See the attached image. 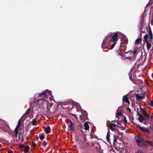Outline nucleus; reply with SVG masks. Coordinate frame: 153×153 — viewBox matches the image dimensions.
Segmentation results:
<instances>
[{
    "mask_svg": "<svg viewBox=\"0 0 153 153\" xmlns=\"http://www.w3.org/2000/svg\"><path fill=\"white\" fill-rule=\"evenodd\" d=\"M135 139L138 145L140 146H142L146 145L153 146V143L152 142H149L147 141H145L143 140L140 138L138 137H136Z\"/></svg>",
    "mask_w": 153,
    "mask_h": 153,
    "instance_id": "f257e3e1",
    "label": "nucleus"
},
{
    "mask_svg": "<svg viewBox=\"0 0 153 153\" xmlns=\"http://www.w3.org/2000/svg\"><path fill=\"white\" fill-rule=\"evenodd\" d=\"M119 126L114 123H111L110 124L109 128L113 131H116L117 130Z\"/></svg>",
    "mask_w": 153,
    "mask_h": 153,
    "instance_id": "f03ea898",
    "label": "nucleus"
},
{
    "mask_svg": "<svg viewBox=\"0 0 153 153\" xmlns=\"http://www.w3.org/2000/svg\"><path fill=\"white\" fill-rule=\"evenodd\" d=\"M52 92L48 90H46L44 92H42L41 93V95H44V97H48V96L51 95Z\"/></svg>",
    "mask_w": 153,
    "mask_h": 153,
    "instance_id": "7ed1b4c3",
    "label": "nucleus"
},
{
    "mask_svg": "<svg viewBox=\"0 0 153 153\" xmlns=\"http://www.w3.org/2000/svg\"><path fill=\"white\" fill-rule=\"evenodd\" d=\"M40 98H39V99L37 98H36L35 99V101H36V102H34V103H36L37 102H38L37 103L39 104H41L42 103V104L44 105V104H47V102L46 100H39V99Z\"/></svg>",
    "mask_w": 153,
    "mask_h": 153,
    "instance_id": "20e7f679",
    "label": "nucleus"
},
{
    "mask_svg": "<svg viewBox=\"0 0 153 153\" xmlns=\"http://www.w3.org/2000/svg\"><path fill=\"white\" fill-rule=\"evenodd\" d=\"M21 120L19 119V120L18 121V124L14 130V131H15V133L16 134V135H17L18 134V131H19L18 130L21 126Z\"/></svg>",
    "mask_w": 153,
    "mask_h": 153,
    "instance_id": "39448f33",
    "label": "nucleus"
},
{
    "mask_svg": "<svg viewBox=\"0 0 153 153\" xmlns=\"http://www.w3.org/2000/svg\"><path fill=\"white\" fill-rule=\"evenodd\" d=\"M68 128L71 130L73 131L74 130V128L73 123L70 121L68 124Z\"/></svg>",
    "mask_w": 153,
    "mask_h": 153,
    "instance_id": "423d86ee",
    "label": "nucleus"
},
{
    "mask_svg": "<svg viewBox=\"0 0 153 153\" xmlns=\"http://www.w3.org/2000/svg\"><path fill=\"white\" fill-rule=\"evenodd\" d=\"M137 126L142 131L145 132H149V130L148 128L144 127H141L139 125H138Z\"/></svg>",
    "mask_w": 153,
    "mask_h": 153,
    "instance_id": "0eeeda50",
    "label": "nucleus"
},
{
    "mask_svg": "<svg viewBox=\"0 0 153 153\" xmlns=\"http://www.w3.org/2000/svg\"><path fill=\"white\" fill-rule=\"evenodd\" d=\"M117 33L113 35L111 39V42H116L117 41Z\"/></svg>",
    "mask_w": 153,
    "mask_h": 153,
    "instance_id": "6e6552de",
    "label": "nucleus"
},
{
    "mask_svg": "<svg viewBox=\"0 0 153 153\" xmlns=\"http://www.w3.org/2000/svg\"><path fill=\"white\" fill-rule=\"evenodd\" d=\"M136 99L137 100L140 101L145 98V96L144 95L143 96L140 95L136 94Z\"/></svg>",
    "mask_w": 153,
    "mask_h": 153,
    "instance_id": "1a4fd4ad",
    "label": "nucleus"
},
{
    "mask_svg": "<svg viewBox=\"0 0 153 153\" xmlns=\"http://www.w3.org/2000/svg\"><path fill=\"white\" fill-rule=\"evenodd\" d=\"M123 101H125V102L127 103L128 105L129 104V101L128 100V98L126 95H125L123 96Z\"/></svg>",
    "mask_w": 153,
    "mask_h": 153,
    "instance_id": "9d476101",
    "label": "nucleus"
},
{
    "mask_svg": "<svg viewBox=\"0 0 153 153\" xmlns=\"http://www.w3.org/2000/svg\"><path fill=\"white\" fill-rule=\"evenodd\" d=\"M139 117L138 118L139 121L141 123H143V121L145 120V118L142 116L140 115V114H139Z\"/></svg>",
    "mask_w": 153,
    "mask_h": 153,
    "instance_id": "9b49d317",
    "label": "nucleus"
},
{
    "mask_svg": "<svg viewBox=\"0 0 153 153\" xmlns=\"http://www.w3.org/2000/svg\"><path fill=\"white\" fill-rule=\"evenodd\" d=\"M142 111L145 117L148 118H149L150 117L147 114L146 112L144 109H142Z\"/></svg>",
    "mask_w": 153,
    "mask_h": 153,
    "instance_id": "f8f14e48",
    "label": "nucleus"
},
{
    "mask_svg": "<svg viewBox=\"0 0 153 153\" xmlns=\"http://www.w3.org/2000/svg\"><path fill=\"white\" fill-rule=\"evenodd\" d=\"M50 128L49 126H47L46 128L45 129V131L46 133H48L50 131Z\"/></svg>",
    "mask_w": 153,
    "mask_h": 153,
    "instance_id": "ddd939ff",
    "label": "nucleus"
},
{
    "mask_svg": "<svg viewBox=\"0 0 153 153\" xmlns=\"http://www.w3.org/2000/svg\"><path fill=\"white\" fill-rule=\"evenodd\" d=\"M84 126L85 130H87L89 129V126L87 122H86L84 123Z\"/></svg>",
    "mask_w": 153,
    "mask_h": 153,
    "instance_id": "4468645a",
    "label": "nucleus"
},
{
    "mask_svg": "<svg viewBox=\"0 0 153 153\" xmlns=\"http://www.w3.org/2000/svg\"><path fill=\"white\" fill-rule=\"evenodd\" d=\"M29 148V146H27L25 147L24 148L23 151L25 152H27L28 151Z\"/></svg>",
    "mask_w": 153,
    "mask_h": 153,
    "instance_id": "2eb2a0df",
    "label": "nucleus"
},
{
    "mask_svg": "<svg viewBox=\"0 0 153 153\" xmlns=\"http://www.w3.org/2000/svg\"><path fill=\"white\" fill-rule=\"evenodd\" d=\"M36 118L33 119L31 121V123L33 126L36 125Z\"/></svg>",
    "mask_w": 153,
    "mask_h": 153,
    "instance_id": "dca6fc26",
    "label": "nucleus"
},
{
    "mask_svg": "<svg viewBox=\"0 0 153 153\" xmlns=\"http://www.w3.org/2000/svg\"><path fill=\"white\" fill-rule=\"evenodd\" d=\"M146 45H147V48L149 50L151 47V43H149L148 42H147L146 43Z\"/></svg>",
    "mask_w": 153,
    "mask_h": 153,
    "instance_id": "f3484780",
    "label": "nucleus"
},
{
    "mask_svg": "<svg viewBox=\"0 0 153 153\" xmlns=\"http://www.w3.org/2000/svg\"><path fill=\"white\" fill-rule=\"evenodd\" d=\"M141 42V39L140 38H138L135 41L136 43H140Z\"/></svg>",
    "mask_w": 153,
    "mask_h": 153,
    "instance_id": "a211bd4d",
    "label": "nucleus"
},
{
    "mask_svg": "<svg viewBox=\"0 0 153 153\" xmlns=\"http://www.w3.org/2000/svg\"><path fill=\"white\" fill-rule=\"evenodd\" d=\"M109 137H110L109 134V132H108L107 133V136H106V139H107V140L108 141L109 140Z\"/></svg>",
    "mask_w": 153,
    "mask_h": 153,
    "instance_id": "6ab92c4d",
    "label": "nucleus"
},
{
    "mask_svg": "<svg viewBox=\"0 0 153 153\" xmlns=\"http://www.w3.org/2000/svg\"><path fill=\"white\" fill-rule=\"evenodd\" d=\"M39 137L41 140H43L44 138V136L42 134L40 135L39 136Z\"/></svg>",
    "mask_w": 153,
    "mask_h": 153,
    "instance_id": "aec40b11",
    "label": "nucleus"
},
{
    "mask_svg": "<svg viewBox=\"0 0 153 153\" xmlns=\"http://www.w3.org/2000/svg\"><path fill=\"white\" fill-rule=\"evenodd\" d=\"M121 115V112H120V111L119 112L117 113L116 114V116L117 117V116H120Z\"/></svg>",
    "mask_w": 153,
    "mask_h": 153,
    "instance_id": "412c9836",
    "label": "nucleus"
},
{
    "mask_svg": "<svg viewBox=\"0 0 153 153\" xmlns=\"http://www.w3.org/2000/svg\"><path fill=\"white\" fill-rule=\"evenodd\" d=\"M148 104L151 105V106H153V101L152 100L150 102L148 103Z\"/></svg>",
    "mask_w": 153,
    "mask_h": 153,
    "instance_id": "4be33fe9",
    "label": "nucleus"
},
{
    "mask_svg": "<svg viewBox=\"0 0 153 153\" xmlns=\"http://www.w3.org/2000/svg\"><path fill=\"white\" fill-rule=\"evenodd\" d=\"M113 44L111 45V49H112L114 46L115 45L116 43V42H113Z\"/></svg>",
    "mask_w": 153,
    "mask_h": 153,
    "instance_id": "5701e85b",
    "label": "nucleus"
},
{
    "mask_svg": "<svg viewBox=\"0 0 153 153\" xmlns=\"http://www.w3.org/2000/svg\"><path fill=\"white\" fill-rule=\"evenodd\" d=\"M148 35L147 34L144 37V39L145 40V41H146V40H147V39L148 38Z\"/></svg>",
    "mask_w": 153,
    "mask_h": 153,
    "instance_id": "b1692460",
    "label": "nucleus"
},
{
    "mask_svg": "<svg viewBox=\"0 0 153 153\" xmlns=\"http://www.w3.org/2000/svg\"><path fill=\"white\" fill-rule=\"evenodd\" d=\"M151 0H150V1L147 4L146 7V8H145V10L146 9H147L148 6L150 5V2H151Z\"/></svg>",
    "mask_w": 153,
    "mask_h": 153,
    "instance_id": "393cba45",
    "label": "nucleus"
},
{
    "mask_svg": "<svg viewBox=\"0 0 153 153\" xmlns=\"http://www.w3.org/2000/svg\"><path fill=\"white\" fill-rule=\"evenodd\" d=\"M47 142L45 141H44L42 145L43 146H45L47 145Z\"/></svg>",
    "mask_w": 153,
    "mask_h": 153,
    "instance_id": "a878e982",
    "label": "nucleus"
},
{
    "mask_svg": "<svg viewBox=\"0 0 153 153\" xmlns=\"http://www.w3.org/2000/svg\"><path fill=\"white\" fill-rule=\"evenodd\" d=\"M30 111V109L29 108L27 109V111L25 113V114H28L29 113Z\"/></svg>",
    "mask_w": 153,
    "mask_h": 153,
    "instance_id": "bb28decb",
    "label": "nucleus"
},
{
    "mask_svg": "<svg viewBox=\"0 0 153 153\" xmlns=\"http://www.w3.org/2000/svg\"><path fill=\"white\" fill-rule=\"evenodd\" d=\"M76 108H81V107H80V105H79V104L78 103H76Z\"/></svg>",
    "mask_w": 153,
    "mask_h": 153,
    "instance_id": "cd10ccee",
    "label": "nucleus"
},
{
    "mask_svg": "<svg viewBox=\"0 0 153 153\" xmlns=\"http://www.w3.org/2000/svg\"><path fill=\"white\" fill-rule=\"evenodd\" d=\"M19 147L21 148H24V146L23 144H21L19 146Z\"/></svg>",
    "mask_w": 153,
    "mask_h": 153,
    "instance_id": "c85d7f7f",
    "label": "nucleus"
},
{
    "mask_svg": "<svg viewBox=\"0 0 153 153\" xmlns=\"http://www.w3.org/2000/svg\"><path fill=\"white\" fill-rule=\"evenodd\" d=\"M133 51H134L133 55H134L136 53L137 51L136 49H134Z\"/></svg>",
    "mask_w": 153,
    "mask_h": 153,
    "instance_id": "c756f323",
    "label": "nucleus"
},
{
    "mask_svg": "<svg viewBox=\"0 0 153 153\" xmlns=\"http://www.w3.org/2000/svg\"><path fill=\"white\" fill-rule=\"evenodd\" d=\"M32 146L34 147L36 146V144L34 143H33L32 145Z\"/></svg>",
    "mask_w": 153,
    "mask_h": 153,
    "instance_id": "7c9ffc66",
    "label": "nucleus"
},
{
    "mask_svg": "<svg viewBox=\"0 0 153 153\" xmlns=\"http://www.w3.org/2000/svg\"><path fill=\"white\" fill-rule=\"evenodd\" d=\"M136 153H143V152L140 150L138 151Z\"/></svg>",
    "mask_w": 153,
    "mask_h": 153,
    "instance_id": "2f4dec72",
    "label": "nucleus"
},
{
    "mask_svg": "<svg viewBox=\"0 0 153 153\" xmlns=\"http://www.w3.org/2000/svg\"><path fill=\"white\" fill-rule=\"evenodd\" d=\"M13 153V152L12 150H9L8 152V153Z\"/></svg>",
    "mask_w": 153,
    "mask_h": 153,
    "instance_id": "473e14b6",
    "label": "nucleus"
},
{
    "mask_svg": "<svg viewBox=\"0 0 153 153\" xmlns=\"http://www.w3.org/2000/svg\"><path fill=\"white\" fill-rule=\"evenodd\" d=\"M79 119H80L81 120H82V116H79Z\"/></svg>",
    "mask_w": 153,
    "mask_h": 153,
    "instance_id": "72a5a7b5",
    "label": "nucleus"
},
{
    "mask_svg": "<svg viewBox=\"0 0 153 153\" xmlns=\"http://www.w3.org/2000/svg\"><path fill=\"white\" fill-rule=\"evenodd\" d=\"M152 78H153V73H152Z\"/></svg>",
    "mask_w": 153,
    "mask_h": 153,
    "instance_id": "f704fd0d",
    "label": "nucleus"
},
{
    "mask_svg": "<svg viewBox=\"0 0 153 153\" xmlns=\"http://www.w3.org/2000/svg\"><path fill=\"white\" fill-rule=\"evenodd\" d=\"M81 113H82L81 114H82V111H81Z\"/></svg>",
    "mask_w": 153,
    "mask_h": 153,
    "instance_id": "c9c22d12",
    "label": "nucleus"
},
{
    "mask_svg": "<svg viewBox=\"0 0 153 153\" xmlns=\"http://www.w3.org/2000/svg\"><path fill=\"white\" fill-rule=\"evenodd\" d=\"M111 149H110V151H111Z\"/></svg>",
    "mask_w": 153,
    "mask_h": 153,
    "instance_id": "e433bc0d",
    "label": "nucleus"
}]
</instances>
